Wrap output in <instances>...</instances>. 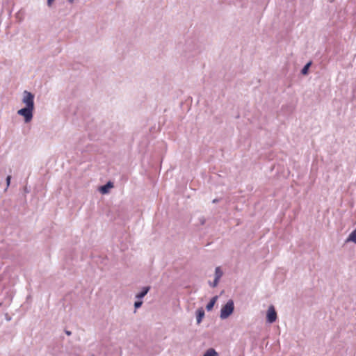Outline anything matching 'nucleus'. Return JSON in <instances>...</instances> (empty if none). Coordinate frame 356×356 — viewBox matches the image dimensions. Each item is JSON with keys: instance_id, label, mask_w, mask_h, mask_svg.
I'll return each mask as SVG.
<instances>
[{"instance_id": "1", "label": "nucleus", "mask_w": 356, "mask_h": 356, "mask_svg": "<svg viewBox=\"0 0 356 356\" xmlns=\"http://www.w3.org/2000/svg\"><path fill=\"white\" fill-rule=\"evenodd\" d=\"M234 310V303L232 300H229L227 303L222 306L220 310V317L221 319L227 318Z\"/></svg>"}, {"instance_id": "2", "label": "nucleus", "mask_w": 356, "mask_h": 356, "mask_svg": "<svg viewBox=\"0 0 356 356\" xmlns=\"http://www.w3.org/2000/svg\"><path fill=\"white\" fill-rule=\"evenodd\" d=\"M35 108L26 107L22 108L17 111L19 115L23 116L26 123L30 122L33 119V111Z\"/></svg>"}, {"instance_id": "3", "label": "nucleus", "mask_w": 356, "mask_h": 356, "mask_svg": "<svg viewBox=\"0 0 356 356\" xmlns=\"http://www.w3.org/2000/svg\"><path fill=\"white\" fill-rule=\"evenodd\" d=\"M22 102L26 105V107L35 108L34 95L27 90H24L23 92Z\"/></svg>"}, {"instance_id": "4", "label": "nucleus", "mask_w": 356, "mask_h": 356, "mask_svg": "<svg viewBox=\"0 0 356 356\" xmlns=\"http://www.w3.org/2000/svg\"><path fill=\"white\" fill-rule=\"evenodd\" d=\"M277 319V312L274 306L270 305L267 311L266 320L269 323H274Z\"/></svg>"}, {"instance_id": "5", "label": "nucleus", "mask_w": 356, "mask_h": 356, "mask_svg": "<svg viewBox=\"0 0 356 356\" xmlns=\"http://www.w3.org/2000/svg\"><path fill=\"white\" fill-rule=\"evenodd\" d=\"M150 289H151V287L149 286H144L142 289V291L136 295V298L138 299V300L142 299L147 294V293L149 291Z\"/></svg>"}, {"instance_id": "6", "label": "nucleus", "mask_w": 356, "mask_h": 356, "mask_svg": "<svg viewBox=\"0 0 356 356\" xmlns=\"http://www.w3.org/2000/svg\"><path fill=\"white\" fill-rule=\"evenodd\" d=\"M204 316V310L203 309L202 307H200L196 311V318H197V324H200L202 322Z\"/></svg>"}, {"instance_id": "7", "label": "nucleus", "mask_w": 356, "mask_h": 356, "mask_svg": "<svg viewBox=\"0 0 356 356\" xmlns=\"http://www.w3.org/2000/svg\"><path fill=\"white\" fill-rule=\"evenodd\" d=\"M113 186V183H111V181H108L107 184H106L104 186H102L99 188V191L102 194L108 193L109 191V189L111 188Z\"/></svg>"}, {"instance_id": "8", "label": "nucleus", "mask_w": 356, "mask_h": 356, "mask_svg": "<svg viewBox=\"0 0 356 356\" xmlns=\"http://www.w3.org/2000/svg\"><path fill=\"white\" fill-rule=\"evenodd\" d=\"M217 299H218V296H217L213 297L211 299L209 302L206 306V309H207V311H211L213 309V306H214Z\"/></svg>"}, {"instance_id": "9", "label": "nucleus", "mask_w": 356, "mask_h": 356, "mask_svg": "<svg viewBox=\"0 0 356 356\" xmlns=\"http://www.w3.org/2000/svg\"><path fill=\"white\" fill-rule=\"evenodd\" d=\"M223 275V272L220 266L215 268V279L220 281V278Z\"/></svg>"}, {"instance_id": "10", "label": "nucleus", "mask_w": 356, "mask_h": 356, "mask_svg": "<svg viewBox=\"0 0 356 356\" xmlns=\"http://www.w3.org/2000/svg\"><path fill=\"white\" fill-rule=\"evenodd\" d=\"M350 241L356 243V230L355 229L350 234L348 238L346 239V242Z\"/></svg>"}, {"instance_id": "11", "label": "nucleus", "mask_w": 356, "mask_h": 356, "mask_svg": "<svg viewBox=\"0 0 356 356\" xmlns=\"http://www.w3.org/2000/svg\"><path fill=\"white\" fill-rule=\"evenodd\" d=\"M203 356H218V353L213 348H209Z\"/></svg>"}, {"instance_id": "12", "label": "nucleus", "mask_w": 356, "mask_h": 356, "mask_svg": "<svg viewBox=\"0 0 356 356\" xmlns=\"http://www.w3.org/2000/svg\"><path fill=\"white\" fill-rule=\"evenodd\" d=\"M311 65V62L307 63L303 68L301 70V73L304 75L307 74L308 73L309 68Z\"/></svg>"}, {"instance_id": "13", "label": "nucleus", "mask_w": 356, "mask_h": 356, "mask_svg": "<svg viewBox=\"0 0 356 356\" xmlns=\"http://www.w3.org/2000/svg\"><path fill=\"white\" fill-rule=\"evenodd\" d=\"M142 304H143V301H142V300H137V301H136V302H134V307H135L136 309H138L139 307H141Z\"/></svg>"}, {"instance_id": "14", "label": "nucleus", "mask_w": 356, "mask_h": 356, "mask_svg": "<svg viewBox=\"0 0 356 356\" xmlns=\"http://www.w3.org/2000/svg\"><path fill=\"white\" fill-rule=\"evenodd\" d=\"M218 282H219V280H216L214 278V280L213 282L211 283V282H209V284L211 287H216L217 286V285L218 284Z\"/></svg>"}, {"instance_id": "15", "label": "nucleus", "mask_w": 356, "mask_h": 356, "mask_svg": "<svg viewBox=\"0 0 356 356\" xmlns=\"http://www.w3.org/2000/svg\"><path fill=\"white\" fill-rule=\"evenodd\" d=\"M10 180H11V176H10V175H8V176L6 177V184H7V188H8V187L9 186V185H10Z\"/></svg>"}, {"instance_id": "16", "label": "nucleus", "mask_w": 356, "mask_h": 356, "mask_svg": "<svg viewBox=\"0 0 356 356\" xmlns=\"http://www.w3.org/2000/svg\"><path fill=\"white\" fill-rule=\"evenodd\" d=\"M54 0H47L48 6H51Z\"/></svg>"}, {"instance_id": "17", "label": "nucleus", "mask_w": 356, "mask_h": 356, "mask_svg": "<svg viewBox=\"0 0 356 356\" xmlns=\"http://www.w3.org/2000/svg\"><path fill=\"white\" fill-rule=\"evenodd\" d=\"M219 202V200H218V199H214V200H213V201H212V202H213V203H217V202Z\"/></svg>"}, {"instance_id": "18", "label": "nucleus", "mask_w": 356, "mask_h": 356, "mask_svg": "<svg viewBox=\"0 0 356 356\" xmlns=\"http://www.w3.org/2000/svg\"><path fill=\"white\" fill-rule=\"evenodd\" d=\"M65 333H66L67 335H70V334H71V332H70V331H65Z\"/></svg>"}, {"instance_id": "19", "label": "nucleus", "mask_w": 356, "mask_h": 356, "mask_svg": "<svg viewBox=\"0 0 356 356\" xmlns=\"http://www.w3.org/2000/svg\"><path fill=\"white\" fill-rule=\"evenodd\" d=\"M205 222V220L204 218L201 219V223L203 225Z\"/></svg>"}, {"instance_id": "20", "label": "nucleus", "mask_w": 356, "mask_h": 356, "mask_svg": "<svg viewBox=\"0 0 356 356\" xmlns=\"http://www.w3.org/2000/svg\"><path fill=\"white\" fill-rule=\"evenodd\" d=\"M74 0H67V1L70 3H72L74 2Z\"/></svg>"}, {"instance_id": "21", "label": "nucleus", "mask_w": 356, "mask_h": 356, "mask_svg": "<svg viewBox=\"0 0 356 356\" xmlns=\"http://www.w3.org/2000/svg\"><path fill=\"white\" fill-rule=\"evenodd\" d=\"M355 230H356V228L355 229Z\"/></svg>"}]
</instances>
